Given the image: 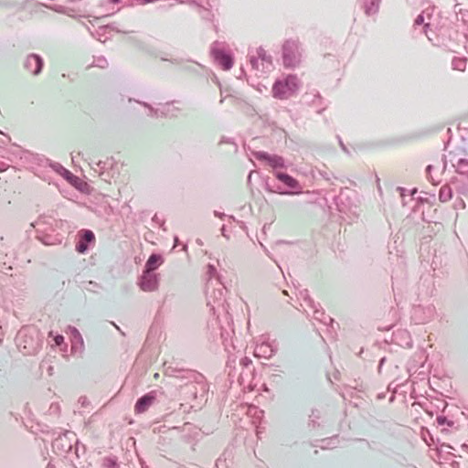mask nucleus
Segmentation results:
<instances>
[{"instance_id":"21","label":"nucleus","mask_w":468,"mask_h":468,"mask_svg":"<svg viewBox=\"0 0 468 468\" xmlns=\"http://www.w3.org/2000/svg\"><path fill=\"white\" fill-rule=\"evenodd\" d=\"M103 468H120L117 458L114 456L105 457L102 462Z\"/></svg>"},{"instance_id":"36","label":"nucleus","mask_w":468,"mask_h":468,"mask_svg":"<svg viewBox=\"0 0 468 468\" xmlns=\"http://www.w3.org/2000/svg\"><path fill=\"white\" fill-rule=\"evenodd\" d=\"M398 190L400 191V194L403 196L405 189L403 187H398Z\"/></svg>"},{"instance_id":"3","label":"nucleus","mask_w":468,"mask_h":468,"mask_svg":"<svg viewBox=\"0 0 468 468\" xmlns=\"http://www.w3.org/2000/svg\"><path fill=\"white\" fill-rule=\"evenodd\" d=\"M275 177L282 182L284 186H286L290 190H282L280 186H277L276 189H271L270 185L267 184L266 189L272 193H278L280 195H297L302 193V186L299 181L290 176L287 173L283 172H275Z\"/></svg>"},{"instance_id":"29","label":"nucleus","mask_w":468,"mask_h":468,"mask_svg":"<svg viewBox=\"0 0 468 468\" xmlns=\"http://www.w3.org/2000/svg\"><path fill=\"white\" fill-rule=\"evenodd\" d=\"M239 364L240 366H242L243 367H250V365H252V361L250 358L247 357V356H244L240 359L239 361Z\"/></svg>"},{"instance_id":"5","label":"nucleus","mask_w":468,"mask_h":468,"mask_svg":"<svg viewBox=\"0 0 468 468\" xmlns=\"http://www.w3.org/2000/svg\"><path fill=\"white\" fill-rule=\"evenodd\" d=\"M163 394L164 392L162 389H154L143 395L137 399L134 406V411L138 414L145 412L157 399V398Z\"/></svg>"},{"instance_id":"15","label":"nucleus","mask_w":468,"mask_h":468,"mask_svg":"<svg viewBox=\"0 0 468 468\" xmlns=\"http://www.w3.org/2000/svg\"><path fill=\"white\" fill-rule=\"evenodd\" d=\"M163 257L160 254L153 253L145 262L144 271L154 272L156 269L163 263Z\"/></svg>"},{"instance_id":"2","label":"nucleus","mask_w":468,"mask_h":468,"mask_svg":"<svg viewBox=\"0 0 468 468\" xmlns=\"http://www.w3.org/2000/svg\"><path fill=\"white\" fill-rule=\"evenodd\" d=\"M299 89V80L295 75L289 74L282 80H277L272 86L273 97L280 100L288 99Z\"/></svg>"},{"instance_id":"27","label":"nucleus","mask_w":468,"mask_h":468,"mask_svg":"<svg viewBox=\"0 0 468 468\" xmlns=\"http://www.w3.org/2000/svg\"><path fill=\"white\" fill-rule=\"evenodd\" d=\"M137 102L142 104V105H144L145 108L149 109L151 116H156L157 115L158 110L153 108L149 103H147V102H141V101H137Z\"/></svg>"},{"instance_id":"23","label":"nucleus","mask_w":468,"mask_h":468,"mask_svg":"<svg viewBox=\"0 0 468 468\" xmlns=\"http://www.w3.org/2000/svg\"><path fill=\"white\" fill-rule=\"evenodd\" d=\"M424 21V15L421 13L414 20V26L423 25V31L425 34H427V28L430 27V23H425Z\"/></svg>"},{"instance_id":"42","label":"nucleus","mask_w":468,"mask_h":468,"mask_svg":"<svg viewBox=\"0 0 468 468\" xmlns=\"http://www.w3.org/2000/svg\"><path fill=\"white\" fill-rule=\"evenodd\" d=\"M89 284H90V285L96 286V283H94L93 282H89Z\"/></svg>"},{"instance_id":"37","label":"nucleus","mask_w":468,"mask_h":468,"mask_svg":"<svg viewBox=\"0 0 468 468\" xmlns=\"http://www.w3.org/2000/svg\"><path fill=\"white\" fill-rule=\"evenodd\" d=\"M154 0H141V2L143 4H147V3H150V2H153Z\"/></svg>"},{"instance_id":"26","label":"nucleus","mask_w":468,"mask_h":468,"mask_svg":"<svg viewBox=\"0 0 468 468\" xmlns=\"http://www.w3.org/2000/svg\"><path fill=\"white\" fill-rule=\"evenodd\" d=\"M258 59L259 58L254 55H250V63L251 65V68L256 70H260Z\"/></svg>"},{"instance_id":"10","label":"nucleus","mask_w":468,"mask_h":468,"mask_svg":"<svg viewBox=\"0 0 468 468\" xmlns=\"http://www.w3.org/2000/svg\"><path fill=\"white\" fill-rule=\"evenodd\" d=\"M95 243V235L90 229H82L79 232V240L76 244V250L79 253H85L91 244Z\"/></svg>"},{"instance_id":"12","label":"nucleus","mask_w":468,"mask_h":468,"mask_svg":"<svg viewBox=\"0 0 468 468\" xmlns=\"http://www.w3.org/2000/svg\"><path fill=\"white\" fill-rule=\"evenodd\" d=\"M52 169L59 174L64 179H66L69 184L74 186L77 188L79 187L80 178L73 175L70 171L66 169L63 165L58 163H53L50 165Z\"/></svg>"},{"instance_id":"25","label":"nucleus","mask_w":468,"mask_h":468,"mask_svg":"<svg viewBox=\"0 0 468 468\" xmlns=\"http://www.w3.org/2000/svg\"><path fill=\"white\" fill-rule=\"evenodd\" d=\"M94 63H95L96 67H99L101 69H104L108 66V61L103 57H100V58H96Z\"/></svg>"},{"instance_id":"1","label":"nucleus","mask_w":468,"mask_h":468,"mask_svg":"<svg viewBox=\"0 0 468 468\" xmlns=\"http://www.w3.org/2000/svg\"><path fill=\"white\" fill-rule=\"evenodd\" d=\"M165 374L178 378H186L191 380L192 382L190 384H186V389L192 393L195 399L198 397L203 399L208 390L207 386L204 381V376L195 371L168 367L165 369Z\"/></svg>"},{"instance_id":"32","label":"nucleus","mask_w":468,"mask_h":468,"mask_svg":"<svg viewBox=\"0 0 468 468\" xmlns=\"http://www.w3.org/2000/svg\"><path fill=\"white\" fill-rule=\"evenodd\" d=\"M179 244H180L179 239H178V237H176H176L174 238V247H176V246H178Z\"/></svg>"},{"instance_id":"9","label":"nucleus","mask_w":468,"mask_h":468,"mask_svg":"<svg viewBox=\"0 0 468 468\" xmlns=\"http://www.w3.org/2000/svg\"><path fill=\"white\" fill-rule=\"evenodd\" d=\"M254 156L259 161L266 162L270 166L274 169L284 168L285 161L283 157L277 154H270L267 152L259 151L254 153Z\"/></svg>"},{"instance_id":"6","label":"nucleus","mask_w":468,"mask_h":468,"mask_svg":"<svg viewBox=\"0 0 468 468\" xmlns=\"http://www.w3.org/2000/svg\"><path fill=\"white\" fill-rule=\"evenodd\" d=\"M217 43H214L211 48V54L215 59V61L224 70H229L234 63V58L230 53L226 52L223 49L217 48L215 47Z\"/></svg>"},{"instance_id":"13","label":"nucleus","mask_w":468,"mask_h":468,"mask_svg":"<svg viewBox=\"0 0 468 468\" xmlns=\"http://www.w3.org/2000/svg\"><path fill=\"white\" fill-rule=\"evenodd\" d=\"M222 288H219L218 290H213L212 292H207V304L211 305V310L215 313L216 308L222 306L225 302V299L223 298V290L225 287L221 285Z\"/></svg>"},{"instance_id":"46","label":"nucleus","mask_w":468,"mask_h":468,"mask_svg":"<svg viewBox=\"0 0 468 468\" xmlns=\"http://www.w3.org/2000/svg\"><path fill=\"white\" fill-rule=\"evenodd\" d=\"M221 337H222L223 339H225V338H224V335H223V333H221ZM224 341H225V340H223V342H224Z\"/></svg>"},{"instance_id":"20","label":"nucleus","mask_w":468,"mask_h":468,"mask_svg":"<svg viewBox=\"0 0 468 468\" xmlns=\"http://www.w3.org/2000/svg\"><path fill=\"white\" fill-rule=\"evenodd\" d=\"M453 69L463 71L466 67V58H453L452 61Z\"/></svg>"},{"instance_id":"30","label":"nucleus","mask_w":468,"mask_h":468,"mask_svg":"<svg viewBox=\"0 0 468 468\" xmlns=\"http://www.w3.org/2000/svg\"><path fill=\"white\" fill-rule=\"evenodd\" d=\"M54 342H55L56 346H61L64 342V336L61 335H56L54 336Z\"/></svg>"},{"instance_id":"18","label":"nucleus","mask_w":468,"mask_h":468,"mask_svg":"<svg viewBox=\"0 0 468 468\" xmlns=\"http://www.w3.org/2000/svg\"><path fill=\"white\" fill-rule=\"evenodd\" d=\"M380 0H366L365 12L367 15H372L378 12Z\"/></svg>"},{"instance_id":"40","label":"nucleus","mask_w":468,"mask_h":468,"mask_svg":"<svg viewBox=\"0 0 468 468\" xmlns=\"http://www.w3.org/2000/svg\"><path fill=\"white\" fill-rule=\"evenodd\" d=\"M79 451H81V448H78V447H77V448H76V454H77V455L79 454V453H78V452H79Z\"/></svg>"},{"instance_id":"33","label":"nucleus","mask_w":468,"mask_h":468,"mask_svg":"<svg viewBox=\"0 0 468 468\" xmlns=\"http://www.w3.org/2000/svg\"><path fill=\"white\" fill-rule=\"evenodd\" d=\"M214 214H215V216H216V217H218V218H222L223 217H225V214H224V213H220V212H218V211H215V212H214Z\"/></svg>"},{"instance_id":"7","label":"nucleus","mask_w":468,"mask_h":468,"mask_svg":"<svg viewBox=\"0 0 468 468\" xmlns=\"http://www.w3.org/2000/svg\"><path fill=\"white\" fill-rule=\"evenodd\" d=\"M159 283L158 275L154 272L143 271L138 284L144 292H154L157 290Z\"/></svg>"},{"instance_id":"31","label":"nucleus","mask_w":468,"mask_h":468,"mask_svg":"<svg viewBox=\"0 0 468 468\" xmlns=\"http://www.w3.org/2000/svg\"><path fill=\"white\" fill-rule=\"evenodd\" d=\"M433 169V166L431 165H429L427 167H426V174H427V176L428 178L431 179V181L435 184V182L433 181V178L431 176V170Z\"/></svg>"},{"instance_id":"44","label":"nucleus","mask_w":468,"mask_h":468,"mask_svg":"<svg viewBox=\"0 0 468 468\" xmlns=\"http://www.w3.org/2000/svg\"><path fill=\"white\" fill-rule=\"evenodd\" d=\"M21 335H22V332H19L18 339L21 337Z\"/></svg>"},{"instance_id":"45","label":"nucleus","mask_w":468,"mask_h":468,"mask_svg":"<svg viewBox=\"0 0 468 468\" xmlns=\"http://www.w3.org/2000/svg\"><path fill=\"white\" fill-rule=\"evenodd\" d=\"M74 330H75V331H76V333L78 334V336H80V334L76 329H74Z\"/></svg>"},{"instance_id":"22","label":"nucleus","mask_w":468,"mask_h":468,"mask_svg":"<svg viewBox=\"0 0 468 468\" xmlns=\"http://www.w3.org/2000/svg\"><path fill=\"white\" fill-rule=\"evenodd\" d=\"M207 274L208 275L209 280H211L213 277H217V282L219 285H222L221 282L219 281V276L218 275L217 269L213 264L207 265Z\"/></svg>"},{"instance_id":"38","label":"nucleus","mask_w":468,"mask_h":468,"mask_svg":"<svg viewBox=\"0 0 468 468\" xmlns=\"http://www.w3.org/2000/svg\"><path fill=\"white\" fill-rule=\"evenodd\" d=\"M121 0H110V2L113 3V4H118L120 3Z\"/></svg>"},{"instance_id":"14","label":"nucleus","mask_w":468,"mask_h":468,"mask_svg":"<svg viewBox=\"0 0 468 468\" xmlns=\"http://www.w3.org/2000/svg\"><path fill=\"white\" fill-rule=\"evenodd\" d=\"M301 295L303 296V299L306 305L313 310V316L314 319L321 321L323 323H325L324 320V312L321 311L317 308V304L314 303V301L310 297L308 294L307 290L302 291Z\"/></svg>"},{"instance_id":"11","label":"nucleus","mask_w":468,"mask_h":468,"mask_svg":"<svg viewBox=\"0 0 468 468\" xmlns=\"http://www.w3.org/2000/svg\"><path fill=\"white\" fill-rule=\"evenodd\" d=\"M43 66V58L39 55L34 53L28 55L24 62V68L34 76H37L41 73Z\"/></svg>"},{"instance_id":"19","label":"nucleus","mask_w":468,"mask_h":468,"mask_svg":"<svg viewBox=\"0 0 468 468\" xmlns=\"http://www.w3.org/2000/svg\"><path fill=\"white\" fill-rule=\"evenodd\" d=\"M456 172L463 175H468V159L461 158L458 160Z\"/></svg>"},{"instance_id":"4","label":"nucleus","mask_w":468,"mask_h":468,"mask_svg":"<svg viewBox=\"0 0 468 468\" xmlns=\"http://www.w3.org/2000/svg\"><path fill=\"white\" fill-rule=\"evenodd\" d=\"M298 42L286 40L282 45V61L285 68H294L300 62Z\"/></svg>"},{"instance_id":"8","label":"nucleus","mask_w":468,"mask_h":468,"mask_svg":"<svg viewBox=\"0 0 468 468\" xmlns=\"http://www.w3.org/2000/svg\"><path fill=\"white\" fill-rule=\"evenodd\" d=\"M76 434L70 431H66L63 434L59 435L52 443L53 448H57L63 452H69L72 449V440L78 442L75 438Z\"/></svg>"},{"instance_id":"39","label":"nucleus","mask_w":468,"mask_h":468,"mask_svg":"<svg viewBox=\"0 0 468 468\" xmlns=\"http://www.w3.org/2000/svg\"><path fill=\"white\" fill-rule=\"evenodd\" d=\"M47 468H55V465H54V464H52V463H48V466H47Z\"/></svg>"},{"instance_id":"28","label":"nucleus","mask_w":468,"mask_h":468,"mask_svg":"<svg viewBox=\"0 0 468 468\" xmlns=\"http://www.w3.org/2000/svg\"><path fill=\"white\" fill-rule=\"evenodd\" d=\"M0 134L3 135V137H0V146L7 145L10 143L11 138L8 135L3 133L1 131H0Z\"/></svg>"},{"instance_id":"24","label":"nucleus","mask_w":468,"mask_h":468,"mask_svg":"<svg viewBox=\"0 0 468 468\" xmlns=\"http://www.w3.org/2000/svg\"><path fill=\"white\" fill-rule=\"evenodd\" d=\"M436 421L440 426L447 425L449 427H452L454 424L452 420H448L445 416L442 415L437 416Z\"/></svg>"},{"instance_id":"41","label":"nucleus","mask_w":468,"mask_h":468,"mask_svg":"<svg viewBox=\"0 0 468 468\" xmlns=\"http://www.w3.org/2000/svg\"><path fill=\"white\" fill-rule=\"evenodd\" d=\"M79 451H81V448H78V447H77V448H76V454H77V455L79 454V453H78V452H79Z\"/></svg>"},{"instance_id":"43","label":"nucleus","mask_w":468,"mask_h":468,"mask_svg":"<svg viewBox=\"0 0 468 468\" xmlns=\"http://www.w3.org/2000/svg\"><path fill=\"white\" fill-rule=\"evenodd\" d=\"M186 249H187V246H186V245H184V246H183V250H186Z\"/></svg>"},{"instance_id":"16","label":"nucleus","mask_w":468,"mask_h":468,"mask_svg":"<svg viewBox=\"0 0 468 468\" xmlns=\"http://www.w3.org/2000/svg\"><path fill=\"white\" fill-rule=\"evenodd\" d=\"M257 57L259 58H261V60L262 61V63H261L262 69H261V71L265 70V66H264L265 63L267 64V66H266L267 69H269L271 67V65H272L271 57L267 55V53L263 48L260 47L257 48Z\"/></svg>"},{"instance_id":"17","label":"nucleus","mask_w":468,"mask_h":468,"mask_svg":"<svg viewBox=\"0 0 468 468\" xmlns=\"http://www.w3.org/2000/svg\"><path fill=\"white\" fill-rule=\"evenodd\" d=\"M452 197V190L448 185L441 187L439 192V199L441 202H448Z\"/></svg>"},{"instance_id":"35","label":"nucleus","mask_w":468,"mask_h":468,"mask_svg":"<svg viewBox=\"0 0 468 468\" xmlns=\"http://www.w3.org/2000/svg\"><path fill=\"white\" fill-rule=\"evenodd\" d=\"M385 359H386L385 357H382V358L380 359V361H379V365H378V367H381L383 366V364H384V362H385Z\"/></svg>"},{"instance_id":"34","label":"nucleus","mask_w":468,"mask_h":468,"mask_svg":"<svg viewBox=\"0 0 468 468\" xmlns=\"http://www.w3.org/2000/svg\"><path fill=\"white\" fill-rule=\"evenodd\" d=\"M339 144H340L341 148H342L345 152H347V149H346V145L343 144V142L341 141V139H339Z\"/></svg>"}]
</instances>
